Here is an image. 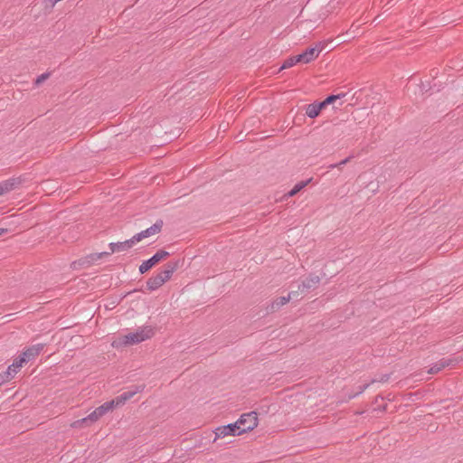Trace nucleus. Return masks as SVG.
<instances>
[{
	"mask_svg": "<svg viewBox=\"0 0 463 463\" xmlns=\"http://www.w3.org/2000/svg\"><path fill=\"white\" fill-rule=\"evenodd\" d=\"M317 50L315 48L308 47L302 52L304 58V63H308L312 61H314L317 57V52H316Z\"/></svg>",
	"mask_w": 463,
	"mask_h": 463,
	"instance_id": "nucleus-17",
	"label": "nucleus"
},
{
	"mask_svg": "<svg viewBox=\"0 0 463 463\" xmlns=\"http://www.w3.org/2000/svg\"><path fill=\"white\" fill-rule=\"evenodd\" d=\"M14 375L7 369L0 373V385L9 382Z\"/></svg>",
	"mask_w": 463,
	"mask_h": 463,
	"instance_id": "nucleus-23",
	"label": "nucleus"
},
{
	"mask_svg": "<svg viewBox=\"0 0 463 463\" xmlns=\"http://www.w3.org/2000/svg\"><path fill=\"white\" fill-rule=\"evenodd\" d=\"M24 364H25L24 357L19 355L14 360L13 364L8 366L7 370L11 372L13 375H15Z\"/></svg>",
	"mask_w": 463,
	"mask_h": 463,
	"instance_id": "nucleus-16",
	"label": "nucleus"
},
{
	"mask_svg": "<svg viewBox=\"0 0 463 463\" xmlns=\"http://www.w3.org/2000/svg\"><path fill=\"white\" fill-rule=\"evenodd\" d=\"M99 256L97 253H90L83 258L79 259L71 263V267L73 269H77V267H90L95 261L99 260Z\"/></svg>",
	"mask_w": 463,
	"mask_h": 463,
	"instance_id": "nucleus-11",
	"label": "nucleus"
},
{
	"mask_svg": "<svg viewBox=\"0 0 463 463\" xmlns=\"http://www.w3.org/2000/svg\"><path fill=\"white\" fill-rule=\"evenodd\" d=\"M51 73L50 72H44L41 75H39L35 80H34V85L35 86H39L40 84H42L45 80H47L49 77H50Z\"/></svg>",
	"mask_w": 463,
	"mask_h": 463,
	"instance_id": "nucleus-25",
	"label": "nucleus"
},
{
	"mask_svg": "<svg viewBox=\"0 0 463 463\" xmlns=\"http://www.w3.org/2000/svg\"><path fill=\"white\" fill-rule=\"evenodd\" d=\"M163 225H164L163 220L159 219L149 228L135 234L134 240L136 241V242H138L145 238L157 234L162 231Z\"/></svg>",
	"mask_w": 463,
	"mask_h": 463,
	"instance_id": "nucleus-5",
	"label": "nucleus"
},
{
	"mask_svg": "<svg viewBox=\"0 0 463 463\" xmlns=\"http://www.w3.org/2000/svg\"><path fill=\"white\" fill-rule=\"evenodd\" d=\"M135 243H136V241L134 240V236H133L131 239L127 240L122 242H110L109 244V250H111V252L114 253V252L122 251V250L130 249Z\"/></svg>",
	"mask_w": 463,
	"mask_h": 463,
	"instance_id": "nucleus-12",
	"label": "nucleus"
},
{
	"mask_svg": "<svg viewBox=\"0 0 463 463\" xmlns=\"http://www.w3.org/2000/svg\"><path fill=\"white\" fill-rule=\"evenodd\" d=\"M170 253L165 250H157L151 258L146 260H144L138 268V271L140 274L146 273L149 269H151L154 266H156L158 262L165 258L169 257Z\"/></svg>",
	"mask_w": 463,
	"mask_h": 463,
	"instance_id": "nucleus-3",
	"label": "nucleus"
},
{
	"mask_svg": "<svg viewBox=\"0 0 463 463\" xmlns=\"http://www.w3.org/2000/svg\"><path fill=\"white\" fill-rule=\"evenodd\" d=\"M386 405L383 406L382 411H385Z\"/></svg>",
	"mask_w": 463,
	"mask_h": 463,
	"instance_id": "nucleus-36",
	"label": "nucleus"
},
{
	"mask_svg": "<svg viewBox=\"0 0 463 463\" xmlns=\"http://www.w3.org/2000/svg\"><path fill=\"white\" fill-rule=\"evenodd\" d=\"M353 157H354V156H349L348 157L345 158L344 160L340 161L337 164L330 165L329 167L330 168H335V167L340 168L342 165H344L347 164L348 162H350Z\"/></svg>",
	"mask_w": 463,
	"mask_h": 463,
	"instance_id": "nucleus-27",
	"label": "nucleus"
},
{
	"mask_svg": "<svg viewBox=\"0 0 463 463\" xmlns=\"http://www.w3.org/2000/svg\"><path fill=\"white\" fill-rule=\"evenodd\" d=\"M8 232L7 229H5V228H0V235H3L5 233H6Z\"/></svg>",
	"mask_w": 463,
	"mask_h": 463,
	"instance_id": "nucleus-35",
	"label": "nucleus"
},
{
	"mask_svg": "<svg viewBox=\"0 0 463 463\" xmlns=\"http://www.w3.org/2000/svg\"><path fill=\"white\" fill-rule=\"evenodd\" d=\"M164 284V279H161V275L156 274L147 279L146 288L149 291H154L158 289Z\"/></svg>",
	"mask_w": 463,
	"mask_h": 463,
	"instance_id": "nucleus-14",
	"label": "nucleus"
},
{
	"mask_svg": "<svg viewBox=\"0 0 463 463\" xmlns=\"http://www.w3.org/2000/svg\"><path fill=\"white\" fill-rule=\"evenodd\" d=\"M102 415L99 412V410L96 408L91 413H90L87 417L82 418L80 420H75L71 427L80 428L82 425L90 426L92 423L96 422Z\"/></svg>",
	"mask_w": 463,
	"mask_h": 463,
	"instance_id": "nucleus-10",
	"label": "nucleus"
},
{
	"mask_svg": "<svg viewBox=\"0 0 463 463\" xmlns=\"http://www.w3.org/2000/svg\"><path fill=\"white\" fill-rule=\"evenodd\" d=\"M182 264H183V261L181 260H175L168 261L165 267L168 272L173 274L175 271H176L182 266Z\"/></svg>",
	"mask_w": 463,
	"mask_h": 463,
	"instance_id": "nucleus-19",
	"label": "nucleus"
},
{
	"mask_svg": "<svg viewBox=\"0 0 463 463\" xmlns=\"http://www.w3.org/2000/svg\"><path fill=\"white\" fill-rule=\"evenodd\" d=\"M345 96H346V93H344V92L336 94V95L332 94V95L327 96L324 100L326 103V105L328 106L330 104H333L335 100L340 99Z\"/></svg>",
	"mask_w": 463,
	"mask_h": 463,
	"instance_id": "nucleus-22",
	"label": "nucleus"
},
{
	"mask_svg": "<svg viewBox=\"0 0 463 463\" xmlns=\"http://www.w3.org/2000/svg\"><path fill=\"white\" fill-rule=\"evenodd\" d=\"M45 344H36L27 347L21 354V357H24V362L28 363L29 361L34 359L36 356L40 354V353L43 350Z\"/></svg>",
	"mask_w": 463,
	"mask_h": 463,
	"instance_id": "nucleus-9",
	"label": "nucleus"
},
{
	"mask_svg": "<svg viewBox=\"0 0 463 463\" xmlns=\"http://www.w3.org/2000/svg\"><path fill=\"white\" fill-rule=\"evenodd\" d=\"M420 88H421L422 92H424V91L427 92L430 89V88L428 89L424 84H421Z\"/></svg>",
	"mask_w": 463,
	"mask_h": 463,
	"instance_id": "nucleus-34",
	"label": "nucleus"
},
{
	"mask_svg": "<svg viewBox=\"0 0 463 463\" xmlns=\"http://www.w3.org/2000/svg\"><path fill=\"white\" fill-rule=\"evenodd\" d=\"M368 386H369V383H365L364 385L358 386V390L355 392L350 394L349 395V399L354 398L357 395L361 394L362 392H364L368 388Z\"/></svg>",
	"mask_w": 463,
	"mask_h": 463,
	"instance_id": "nucleus-26",
	"label": "nucleus"
},
{
	"mask_svg": "<svg viewBox=\"0 0 463 463\" xmlns=\"http://www.w3.org/2000/svg\"><path fill=\"white\" fill-rule=\"evenodd\" d=\"M146 388L145 384L131 385L127 391L115 397L113 400L118 407L122 406L137 393L142 392Z\"/></svg>",
	"mask_w": 463,
	"mask_h": 463,
	"instance_id": "nucleus-4",
	"label": "nucleus"
},
{
	"mask_svg": "<svg viewBox=\"0 0 463 463\" xmlns=\"http://www.w3.org/2000/svg\"><path fill=\"white\" fill-rule=\"evenodd\" d=\"M320 282V278L317 275L310 274L306 279H304L301 285L298 286V289L304 291V289L316 288Z\"/></svg>",
	"mask_w": 463,
	"mask_h": 463,
	"instance_id": "nucleus-13",
	"label": "nucleus"
},
{
	"mask_svg": "<svg viewBox=\"0 0 463 463\" xmlns=\"http://www.w3.org/2000/svg\"><path fill=\"white\" fill-rule=\"evenodd\" d=\"M241 434L251 431L258 426V414L256 411L243 413L237 420Z\"/></svg>",
	"mask_w": 463,
	"mask_h": 463,
	"instance_id": "nucleus-2",
	"label": "nucleus"
},
{
	"mask_svg": "<svg viewBox=\"0 0 463 463\" xmlns=\"http://www.w3.org/2000/svg\"><path fill=\"white\" fill-rule=\"evenodd\" d=\"M24 182L22 176L12 177L10 179L0 182V195L5 194L21 186Z\"/></svg>",
	"mask_w": 463,
	"mask_h": 463,
	"instance_id": "nucleus-8",
	"label": "nucleus"
},
{
	"mask_svg": "<svg viewBox=\"0 0 463 463\" xmlns=\"http://www.w3.org/2000/svg\"><path fill=\"white\" fill-rule=\"evenodd\" d=\"M325 47V43H317L313 48H315L316 50H317L316 52H317V56L319 55V53L322 52V50L324 49Z\"/></svg>",
	"mask_w": 463,
	"mask_h": 463,
	"instance_id": "nucleus-30",
	"label": "nucleus"
},
{
	"mask_svg": "<svg viewBox=\"0 0 463 463\" xmlns=\"http://www.w3.org/2000/svg\"><path fill=\"white\" fill-rule=\"evenodd\" d=\"M155 335V330L151 326H144L139 327L136 332L118 336L112 342V346L121 348L124 346L139 344L143 341L150 339Z\"/></svg>",
	"mask_w": 463,
	"mask_h": 463,
	"instance_id": "nucleus-1",
	"label": "nucleus"
},
{
	"mask_svg": "<svg viewBox=\"0 0 463 463\" xmlns=\"http://www.w3.org/2000/svg\"><path fill=\"white\" fill-rule=\"evenodd\" d=\"M302 57H303L302 53L295 55L294 59H295L296 63H298V62H303L304 63V58H302Z\"/></svg>",
	"mask_w": 463,
	"mask_h": 463,
	"instance_id": "nucleus-31",
	"label": "nucleus"
},
{
	"mask_svg": "<svg viewBox=\"0 0 463 463\" xmlns=\"http://www.w3.org/2000/svg\"><path fill=\"white\" fill-rule=\"evenodd\" d=\"M158 275H161V279H164V283H165L167 280H169L173 274L168 272L165 269L158 273Z\"/></svg>",
	"mask_w": 463,
	"mask_h": 463,
	"instance_id": "nucleus-28",
	"label": "nucleus"
},
{
	"mask_svg": "<svg viewBox=\"0 0 463 463\" xmlns=\"http://www.w3.org/2000/svg\"><path fill=\"white\" fill-rule=\"evenodd\" d=\"M451 363H452V360L442 358L439 361H438L436 364H434L430 368L428 373H430V374H435V373H439V371H441L443 368H445V367L449 366V364H451Z\"/></svg>",
	"mask_w": 463,
	"mask_h": 463,
	"instance_id": "nucleus-15",
	"label": "nucleus"
},
{
	"mask_svg": "<svg viewBox=\"0 0 463 463\" xmlns=\"http://www.w3.org/2000/svg\"><path fill=\"white\" fill-rule=\"evenodd\" d=\"M295 64H297V63L295 61L294 56L289 57V58L285 60V61L283 62V64L279 68V71L290 68V67L294 66Z\"/></svg>",
	"mask_w": 463,
	"mask_h": 463,
	"instance_id": "nucleus-24",
	"label": "nucleus"
},
{
	"mask_svg": "<svg viewBox=\"0 0 463 463\" xmlns=\"http://www.w3.org/2000/svg\"><path fill=\"white\" fill-rule=\"evenodd\" d=\"M314 104L316 105L317 110L319 111V113L321 112V110L323 109H325L327 105L326 103L325 102V100L323 101H319V102H314Z\"/></svg>",
	"mask_w": 463,
	"mask_h": 463,
	"instance_id": "nucleus-29",
	"label": "nucleus"
},
{
	"mask_svg": "<svg viewBox=\"0 0 463 463\" xmlns=\"http://www.w3.org/2000/svg\"><path fill=\"white\" fill-rule=\"evenodd\" d=\"M117 407H118V405L115 404V402L112 399L111 401L106 402L102 405L97 407V409L99 410V412H100V414L103 416L107 412H109V411H112L113 409H115Z\"/></svg>",
	"mask_w": 463,
	"mask_h": 463,
	"instance_id": "nucleus-18",
	"label": "nucleus"
},
{
	"mask_svg": "<svg viewBox=\"0 0 463 463\" xmlns=\"http://www.w3.org/2000/svg\"><path fill=\"white\" fill-rule=\"evenodd\" d=\"M227 435H241V432L240 431V426L237 424V421L224 426H220L215 430V439L219 438H223Z\"/></svg>",
	"mask_w": 463,
	"mask_h": 463,
	"instance_id": "nucleus-7",
	"label": "nucleus"
},
{
	"mask_svg": "<svg viewBox=\"0 0 463 463\" xmlns=\"http://www.w3.org/2000/svg\"><path fill=\"white\" fill-rule=\"evenodd\" d=\"M298 296V292L291 291L287 297H279L269 304L266 307L267 314L277 312L281 307L289 302L290 299Z\"/></svg>",
	"mask_w": 463,
	"mask_h": 463,
	"instance_id": "nucleus-6",
	"label": "nucleus"
},
{
	"mask_svg": "<svg viewBox=\"0 0 463 463\" xmlns=\"http://www.w3.org/2000/svg\"><path fill=\"white\" fill-rule=\"evenodd\" d=\"M310 182V180H307V181H301L299 183H298L297 184H295V186L288 193V196H294L296 195L298 192H300L308 183Z\"/></svg>",
	"mask_w": 463,
	"mask_h": 463,
	"instance_id": "nucleus-20",
	"label": "nucleus"
},
{
	"mask_svg": "<svg viewBox=\"0 0 463 463\" xmlns=\"http://www.w3.org/2000/svg\"><path fill=\"white\" fill-rule=\"evenodd\" d=\"M388 379H389V375L388 374H384V375L382 376V378L379 380V382L383 383V382L388 381Z\"/></svg>",
	"mask_w": 463,
	"mask_h": 463,
	"instance_id": "nucleus-33",
	"label": "nucleus"
},
{
	"mask_svg": "<svg viewBox=\"0 0 463 463\" xmlns=\"http://www.w3.org/2000/svg\"><path fill=\"white\" fill-rule=\"evenodd\" d=\"M111 253H112V252H111V250H110V251H103V252H99V253H97V254H98V256H99V259L100 260V259H102V258H104V257H108V256H109Z\"/></svg>",
	"mask_w": 463,
	"mask_h": 463,
	"instance_id": "nucleus-32",
	"label": "nucleus"
},
{
	"mask_svg": "<svg viewBox=\"0 0 463 463\" xmlns=\"http://www.w3.org/2000/svg\"><path fill=\"white\" fill-rule=\"evenodd\" d=\"M306 114L310 118H315L319 115V111L317 110L316 105L314 103H311L307 106Z\"/></svg>",
	"mask_w": 463,
	"mask_h": 463,
	"instance_id": "nucleus-21",
	"label": "nucleus"
}]
</instances>
